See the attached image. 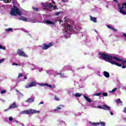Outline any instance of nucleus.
Returning a JSON list of instances; mask_svg holds the SVG:
<instances>
[{
  "instance_id": "obj_27",
  "label": "nucleus",
  "mask_w": 126,
  "mask_h": 126,
  "mask_svg": "<svg viewBox=\"0 0 126 126\" xmlns=\"http://www.w3.org/2000/svg\"><path fill=\"white\" fill-rule=\"evenodd\" d=\"M4 93H6V90H3L0 92V94H4Z\"/></svg>"
},
{
  "instance_id": "obj_16",
  "label": "nucleus",
  "mask_w": 126,
  "mask_h": 126,
  "mask_svg": "<svg viewBox=\"0 0 126 126\" xmlns=\"http://www.w3.org/2000/svg\"><path fill=\"white\" fill-rule=\"evenodd\" d=\"M103 75L105 77H107V78H109L110 77V74L109 72L105 71L103 72Z\"/></svg>"
},
{
  "instance_id": "obj_51",
  "label": "nucleus",
  "mask_w": 126,
  "mask_h": 126,
  "mask_svg": "<svg viewBox=\"0 0 126 126\" xmlns=\"http://www.w3.org/2000/svg\"><path fill=\"white\" fill-rule=\"evenodd\" d=\"M16 91H17V92H18V91L17 90H16Z\"/></svg>"
},
{
  "instance_id": "obj_53",
  "label": "nucleus",
  "mask_w": 126,
  "mask_h": 126,
  "mask_svg": "<svg viewBox=\"0 0 126 126\" xmlns=\"http://www.w3.org/2000/svg\"><path fill=\"white\" fill-rule=\"evenodd\" d=\"M90 106H92V105L90 104Z\"/></svg>"
},
{
  "instance_id": "obj_49",
  "label": "nucleus",
  "mask_w": 126,
  "mask_h": 126,
  "mask_svg": "<svg viewBox=\"0 0 126 126\" xmlns=\"http://www.w3.org/2000/svg\"><path fill=\"white\" fill-rule=\"evenodd\" d=\"M44 104V102H40V103H39V104Z\"/></svg>"
},
{
  "instance_id": "obj_5",
  "label": "nucleus",
  "mask_w": 126,
  "mask_h": 126,
  "mask_svg": "<svg viewBox=\"0 0 126 126\" xmlns=\"http://www.w3.org/2000/svg\"><path fill=\"white\" fill-rule=\"evenodd\" d=\"M53 46H54L53 42H50L48 44H47V43H43L41 46V48L42 50H48L49 48H51V47H53Z\"/></svg>"
},
{
  "instance_id": "obj_37",
  "label": "nucleus",
  "mask_w": 126,
  "mask_h": 126,
  "mask_svg": "<svg viewBox=\"0 0 126 126\" xmlns=\"http://www.w3.org/2000/svg\"><path fill=\"white\" fill-rule=\"evenodd\" d=\"M97 108H99V109H102V110H103V106H97Z\"/></svg>"
},
{
  "instance_id": "obj_17",
  "label": "nucleus",
  "mask_w": 126,
  "mask_h": 126,
  "mask_svg": "<svg viewBox=\"0 0 126 126\" xmlns=\"http://www.w3.org/2000/svg\"><path fill=\"white\" fill-rule=\"evenodd\" d=\"M44 6H45V7H53V4H52V3H45Z\"/></svg>"
},
{
  "instance_id": "obj_30",
  "label": "nucleus",
  "mask_w": 126,
  "mask_h": 126,
  "mask_svg": "<svg viewBox=\"0 0 126 126\" xmlns=\"http://www.w3.org/2000/svg\"><path fill=\"white\" fill-rule=\"evenodd\" d=\"M102 95L104 97H107V96H108V93H102Z\"/></svg>"
},
{
  "instance_id": "obj_40",
  "label": "nucleus",
  "mask_w": 126,
  "mask_h": 126,
  "mask_svg": "<svg viewBox=\"0 0 126 126\" xmlns=\"http://www.w3.org/2000/svg\"><path fill=\"white\" fill-rule=\"evenodd\" d=\"M124 113L126 114V107H125L123 110Z\"/></svg>"
},
{
  "instance_id": "obj_48",
  "label": "nucleus",
  "mask_w": 126,
  "mask_h": 126,
  "mask_svg": "<svg viewBox=\"0 0 126 126\" xmlns=\"http://www.w3.org/2000/svg\"><path fill=\"white\" fill-rule=\"evenodd\" d=\"M58 74H59V75H62V73H58Z\"/></svg>"
},
{
  "instance_id": "obj_8",
  "label": "nucleus",
  "mask_w": 126,
  "mask_h": 126,
  "mask_svg": "<svg viewBox=\"0 0 126 126\" xmlns=\"http://www.w3.org/2000/svg\"><path fill=\"white\" fill-rule=\"evenodd\" d=\"M36 85H37V83L32 81L26 86V88H31V87H34V86H36Z\"/></svg>"
},
{
  "instance_id": "obj_44",
  "label": "nucleus",
  "mask_w": 126,
  "mask_h": 126,
  "mask_svg": "<svg viewBox=\"0 0 126 126\" xmlns=\"http://www.w3.org/2000/svg\"><path fill=\"white\" fill-rule=\"evenodd\" d=\"M110 114L111 115V116H113L114 115V113H113V112L110 111Z\"/></svg>"
},
{
  "instance_id": "obj_3",
  "label": "nucleus",
  "mask_w": 126,
  "mask_h": 126,
  "mask_svg": "<svg viewBox=\"0 0 126 126\" xmlns=\"http://www.w3.org/2000/svg\"><path fill=\"white\" fill-rule=\"evenodd\" d=\"M40 111H37L34 109H29L27 110L22 111L20 112V115L26 114V115H30L31 114H39Z\"/></svg>"
},
{
  "instance_id": "obj_35",
  "label": "nucleus",
  "mask_w": 126,
  "mask_h": 126,
  "mask_svg": "<svg viewBox=\"0 0 126 126\" xmlns=\"http://www.w3.org/2000/svg\"><path fill=\"white\" fill-rule=\"evenodd\" d=\"M12 65H19L20 66L21 65L20 64H17L16 63H13Z\"/></svg>"
},
{
  "instance_id": "obj_54",
  "label": "nucleus",
  "mask_w": 126,
  "mask_h": 126,
  "mask_svg": "<svg viewBox=\"0 0 126 126\" xmlns=\"http://www.w3.org/2000/svg\"><path fill=\"white\" fill-rule=\"evenodd\" d=\"M65 22H67L66 20H65Z\"/></svg>"
},
{
  "instance_id": "obj_32",
  "label": "nucleus",
  "mask_w": 126,
  "mask_h": 126,
  "mask_svg": "<svg viewBox=\"0 0 126 126\" xmlns=\"http://www.w3.org/2000/svg\"><path fill=\"white\" fill-rule=\"evenodd\" d=\"M22 76H23V74L20 73L18 76V78H20V77H22Z\"/></svg>"
},
{
  "instance_id": "obj_2",
  "label": "nucleus",
  "mask_w": 126,
  "mask_h": 126,
  "mask_svg": "<svg viewBox=\"0 0 126 126\" xmlns=\"http://www.w3.org/2000/svg\"><path fill=\"white\" fill-rule=\"evenodd\" d=\"M10 14L11 15H13L14 16H16L17 14L19 15V16H21V12L16 6L13 5V8H11Z\"/></svg>"
},
{
  "instance_id": "obj_7",
  "label": "nucleus",
  "mask_w": 126,
  "mask_h": 126,
  "mask_svg": "<svg viewBox=\"0 0 126 126\" xmlns=\"http://www.w3.org/2000/svg\"><path fill=\"white\" fill-rule=\"evenodd\" d=\"M122 5V7H119L120 12L122 13V14H124V15H126V12L124 10V6L125 8V9H126V2L123 3Z\"/></svg>"
},
{
  "instance_id": "obj_36",
  "label": "nucleus",
  "mask_w": 126,
  "mask_h": 126,
  "mask_svg": "<svg viewBox=\"0 0 126 126\" xmlns=\"http://www.w3.org/2000/svg\"><path fill=\"white\" fill-rule=\"evenodd\" d=\"M4 62V59H2L0 60V63H3Z\"/></svg>"
},
{
  "instance_id": "obj_28",
  "label": "nucleus",
  "mask_w": 126,
  "mask_h": 126,
  "mask_svg": "<svg viewBox=\"0 0 126 126\" xmlns=\"http://www.w3.org/2000/svg\"><path fill=\"white\" fill-rule=\"evenodd\" d=\"M5 30L7 32H9L10 31H12L13 29L12 28H8L6 29Z\"/></svg>"
},
{
  "instance_id": "obj_10",
  "label": "nucleus",
  "mask_w": 126,
  "mask_h": 126,
  "mask_svg": "<svg viewBox=\"0 0 126 126\" xmlns=\"http://www.w3.org/2000/svg\"><path fill=\"white\" fill-rule=\"evenodd\" d=\"M91 125L93 126H99V125H101L102 126H105L106 123L104 122H100V123H91Z\"/></svg>"
},
{
  "instance_id": "obj_12",
  "label": "nucleus",
  "mask_w": 126,
  "mask_h": 126,
  "mask_svg": "<svg viewBox=\"0 0 126 126\" xmlns=\"http://www.w3.org/2000/svg\"><path fill=\"white\" fill-rule=\"evenodd\" d=\"M90 20L91 21H92L93 22L96 23V22H97V18L90 16Z\"/></svg>"
},
{
  "instance_id": "obj_47",
  "label": "nucleus",
  "mask_w": 126,
  "mask_h": 126,
  "mask_svg": "<svg viewBox=\"0 0 126 126\" xmlns=\"http://www.w3.org/2000/svg\"><path fill=\"white\" fill-rule=\"evenodd\" d=\"M24 78L25 79H27V76H25Z\"/></svg>"
},
{
  "instance_id": "obj_6",
  "label": "nucleus",
  "mask_w": 126,
  "mask_h": 126,
  "mask_svg": "<svg viewBox=\"0 0 126 126\" xmlns=\"http://www.w3.org/2000/svg\"><path fill=\"white\" fill-rule=\"evenodd\" d=\"M17 54L20 57H24L25 58H27L28 57L25 52L20 49L18 50Z\"/></svg>"
},
{
  "instance_id": "obj_4",
  "label": "nucleus",
  "mask_w": 126,
  "mask_h": 126,
  "mask_svg": "<svg viewBox=\"0 0 126 126\" xmlns=\"http://www.w3.org/2000/svg\"><path fill=\"white\" fill-rule=\"evenodd\" d=\"M65 34H70L72 31H73V29L71 25L67 24V25H65Z\"/></svg>"
},
{
  "instance_id": "obj_15",
  "label": "nucleus",
  "mask_w": 126,
  "mask_h": 126,
  "mask_svg": "<svg viewBox=\"0 0 126 126\" xmlns=\"http://www.w3.org/2000/svg\"><path fill=\"white\" fill-rule=\"evenodd\" d=\"M34 100V98H29L27 100L25 101L26 103H33Z\"/></svg>"
},
{
  "instance_id": "obj_31",
  "label": "nucleus",
  "mask_w": 126,
  "mask_h": 126,
  "mask_svg": "<svg viewBox=\"0 0 126 126\" xmlns=\"http://www.w3.org/2000/svg\"><path fill=\"white\" fill-rule=\"evenodd\" d=\"M0 49H1L2 50H5V47L0 45Z\"/></svg>"
},
{
  "instance_id": "obj_21",
  "label": "nucleus",
  "mask_w": 126,
  "mask_h": 126,
  "mask_svg": "<svg viewBox=\"0 0 126 126\" xmlns=\"http://www.w3.org/2000/svg\"><path fill=\"white\" fill-rule=\"evenodd\" d=\"M20 20H23L24 21H27V19L26 17L24 16H21V18H19Z\"/></svg>"
},
{
  "instance_id": "obj_20",
  "label": "nucleus",
  "mask_w": 126,
  "mask_h": 126,
  "mask_svg": "<svg viewBox=\"0 0 126 126\" xmlns=\"http://www.w3.org/2000/svg\"><path fill=\"white\" fill-rule=\"evenodd\" d=\"M84 98H85L86 100H87V101L88 102H89L90 103H91V102H92L91 99H90L88 96H86V95H84Z\"/></svg>"
},
{
  "instance_id": "obj_19",
  "label": "nucleus",
  "mask_w": 126,
  "mask_h": 126,
  "mask_svg": "<svg viewBox=\"0 0 126 126\" xmlns=\"http://www.w3.org/2000/svg\"><path fill=\"white\" fill-rule=\"evenodd\" d=\"M63 107H64V106L63 105H60L59 107H57L56 109H54V111H59V110H62V108H63Z\"/></svg>"
},
{
  "instance_id": "obj_25",
  "label": "nucleus",
  "mask_w": 126,
  "mask_h": 126,
  "mask_svg": "<svg viewBox=\"0 0 126 126\" xmlns=\"http://www.w3.org/2000/svg\"><path fill=\"white\" fill-rule=\"evenodd\" d=\"M3 1L4 2H5V3H10V2H11V1L8 0H3Z\"/></svg>"
},
{
  "instance_id": "obj_34",
  "label": "nucleus",
  "mask_w": 126,
  "mask_h": 126,
  "mask_svg": "<svg viewBox=\"0 0 126 126\" xmlns=\"http://www.w3.org/2000/svg\"><path fill=\"white\" fill-rule=\"evenodd\" d=\"M54 99L56 101H60V98L57 96H55Z\"/></svg>"
},
{
  "instance_id": "obj_39",
  "label": "nucleus",
  "mask_w": 126,
  "mask_h": 126,
  "mask_svg": "<svg viewBox=\"0 0 126 126\" xmlns=\"http://www.w3.org/2000/svg\"><path fill=\"white\" fill-rule=\"evenodd\" d=\"M62 1L63 2H67V1H68V0H62Z\"/></svg>"
},
{
  "instance_id": "obj_18",
  "label": "nucleus",
  "mask_w": 126,
  "mask_h": 126,
  "mask_svg": "<svg viewBox=\"0 0 126 126\" xmlns=\"http://www.w3.org/2000/svg\"><path fill=\"white\" fill-rule=\"evenodd\" d=\"M107 27L109 28V29H110V30H112V31H114V32H116V31H117V29L114 28V27L110 25H107Z\"/></svg>"
},
{
  "instance_id": "obj_29",
  "label": "nucleus",
  "mask_w": 126,
  "mask_h": 126,
  "mask_svg": "<svg viewBox=\"0 0 126 126\" xmlns=\"http://www.w3.org/2000/svg\"><path fill=\"white\" fill-rule=\"evenodd\" d=\"M32 8L33 10H36V11H38V10H39V8L38 7L36 8L35 7H33Z\"/></svg>"
},
{
  "instance_id": "obj_41",
  "label": "nucleus",
  "mask_w": 126,
  "mask_h": 126,
  "mask_svg": "<svg viewBox=\"0 0 126 126\" xmlns=\"http://www.w3.org/2000/svg\"><path fill=\"white\" fill-rule=\"evenodd\" d=\"M53 7V8H55V9L58 8V7L56 5H54V6L53 5V7Z\"/></svg>"
},
{
  "instance_id": "obj_23",
  "label": "nucleus",
  "mask_w": 126,
  "mask_h": 126,
  "mask_svg": "<svg viewBox=\"0 0 126 126\" xmlns=\"http://www.w3.org/2000/svg\"><path fill=\"white\" fill-rule=\"evenodd\" d=\"M75 97H81V94L77 93L75 94Z\"/></svg>"
},
{
  "instance_id": "obj_11",
  "label": "nucleus",
  "mask_w": 126,
  "mask_h": 126,
  "mask_svg": "<svg viewBox=\"0 0 126 126\" xmlns=\"http://www.w3.org/2000/svg\"><path fill=\"white\" fill-rule=\"evenodd\" d=\"M113 59L114 60H116V61H118V62H121L122 64H126V60H123L122 59H120V58H118L116 57H113Z\"/></svg>"
},
{
  "instance_id": "obj_26",
  "label": "nucleus",
  "mask_w": 126,
  "mask_h": 126,
  "mask_svg": "<svg viewBox=\"0 0 126 126\" xmlns=\"http://www.w3.org/2000/svg\"><path fill=\"white\" fill-rule=\"evenodd\" d=\"M102 94V93H98L97 94H94V96H99V95H101Z\"/></svg>"
},
{
  "instance_id": "obj_50",
  "label": "nucleus",
  "mask_w": 126,
  "mask_h": 126,
  "mask_svg": "<svg viewBox=\"0 0 126 126\" xmlns=\"http://www.w3.org/2000/svg\"><path fill=\"white\" fill-rule=\"evenodd\" d=\"M76 30H78V31H79V30H78V29H77Z\"/></svg>"
},
{
  "instance_id": "obj_9",
  "label": "nucleus",
  "mask_w": 126,
  "mask_h": 126,
  "mask_svg": "<svg viewBox=\"0 0 126 126\" xmlns=\"http://www.w3.org/2000/svg\"><path fill=\"white\" fill-rule=\"evenodd\" d=\"M15 108H17L16 106V103L15 102H13L8 108L5 109L4 110V112H6L8 111V110H10V109H15Z\"/></svg>"
},
{
  "instance_id": "obj_22",
  "label": "nucleus",
  "mask_w": 126,
  "mask_h": 126,
  "mask_svg": "<svg viewBox=\"0 0 126 126\" xmlns=\"http://www.w3.org/2000/svg\"><path fill=\"white\" fill-rule=\"evenodd\" d=\"M43 85H45V86H47L48 87H50V88H53V86L52 85H49V84H43L41 85V86H43Z\"/></svg>"
},
{
  "instance_id": "obj_46",
  "label": "nucleus",
  "mask_w": 126,
  "mask_h": 126,
  "mask_svg": "<svg viewBox=\"0 0 126 126\" xmlns=\"http://www.w3.org/2000/svg\"><path fill=\"white\" fill-rule=\"evenodd\" d=\"M115 2H118V0H113Z\"/></svg>"
},
{
  "instance_id": "obj_1",
  "label": "nucleus",
  "mask_w": 126,
  "mask_h": 126,
  "mask_svg": "<svg viewBox=\"0 0 126 126\" xmlns=\"http://www.w3.org/2000/svg\"><path fill=\"white\" fill-rule=\"evenodd\" d=\"M98 55H100L101 58H102V59H103V60H107V62H108V63H111V64L117 65V66H119L120 67L122 66V64L117 63L115 62V61H112V60L114 59V57H113V56L108 55L107 54L102 53L100 52L98 53Z\"/></svg>"
},
{
  "instance_id": "obj_13",
  "label": "nucleus",
  "mask_w": 126,
  "mask_h": 126,
  "mask_svg": "<svg viewBox=\"0 0 126 126\" xmlns=\"http://www.w3.org/2000/svg\"><path fill=\"white\" fill-rule=\"evenodd\" d=\"M45 23L46 24H48L49 25H55V23L50 20H46Z\"/></svg>"
},
{
  "instance_id": "obj_52",
  "label": "nucleus",
  "mask_w": 126,
  "mask_h": 126,
  "mask_svg": "<svg viewBox=\"0 0 126 126\" xmlns=\"http://www.w3.org/2000/svg\"><path fill=\"white\" fill-rule=\"evenodd\" d=\"M94 102H93V105H94Z\"/></svg>"
},
{
  "instance_id": "obj_42",
  "label": "nucleus",
  "mask_w": 126,
  "mask_h": 126,
  "mask_svg": "<svg viewBox=\"0 0 126 126\" xmlns=\"http://www.w3.org/2000/svg\"><path fill=\"white\" fill-rule=\"evenodd\" d=\"M59 14H60V12H58L55 14V15H57L58 16V15H59Z\"/></svg>"
},
{
  "instance_id": "obj_43",
  "label": "nucleus",
  "mask_w": 126,
  "mask_h": 126,
  "mask_svg": "<svg viewBox=\"0 0 126 126\" xmlns=\"http://www.w3.org/2000/svg\"><path fill=\"white\" fill-rule=\"evenodd\" d=\"M122 67V68H126V65H123Z\"/></svg>"
},
{
  "instance_id": "obj_33",
  "label": "nucleus",
  "mask_w": 126,
  "mask_h": 126,
  "mask_svg": "<svg viewBox=\"0 0 126 126\" xmlns=\"http://www.w3.org/2000/svg\"><path fill=\"white\" fill-rule=\"evenodd\" d=\"M117 89H118V88H114L113 89L111 92H110L111 93H113L114 92H115V91H116V90H117Z\"/></svg>"
},
{
  "instance_id": "obj_24",
  "label": "nucleus",
  "mask_w": 126,
  "mask_h": 126,
  "mask_svg": "<svg viewBox=\"0 0 126 126\" xmlns=\"http://www.w3.org/2000/svg\"><path fill=\"white\" fill-rule=\"evenodd\" d=\"M116 102L118 104H121V103H122V101H121V99L118 98V99L116 100Z\"/></svg>"
},
{
  "instance_id": "obj_45",
  "label": "nucleus",
  "mask_w": 126,
  "mask_h": 126,
  "mask_svg": "<svg viewBox=\"0 0 126 126\" xmlns=\"http://www.w3.org/2000/svg\"><path fill=\"white\" fill-rule=\"evenodd\" d=\"M123 36L126 38V33H123Z\"/></svg>"
},
{
  "instance_id": "obj_38",
  "label": "nucleus",
  "mask_w": 126,
  "mask_h": 126,
  "mask_svg": "<svg viewBox=\"0 0 126 126\" xmlns=\"http://www.w3.org/2000/svg\"><path fill=\"white\" fill-rule=\"evenodd\" d=\"M13 120V118H12V117H10L9 118V122H11V121H12Z\"/></svg>"
},
{
  "instance_id": "obj_14",
  "label": "nucleus",
  "mask_w": 126,
  "mask_h": 126,
  "mask_svg": "<svg viewBox=\"0 0 126 126\" xmlns=\"http://www.w3.org/2000/svg\"><path fill=\"white\" fill-rule=\"evenodd\" d=\"M103 110H107L108 111H110V110H111V107L108 106L107 104H104Z\"/></svg>"
}]
</instances>
